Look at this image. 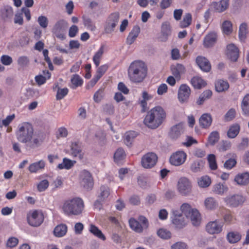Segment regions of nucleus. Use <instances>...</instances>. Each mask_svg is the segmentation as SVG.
Wrapping results in <instances>:
<instances>
[{"label": "nucleus", "instance_id": "1", "mask_svg": "<svg viewBox=\"0 0 249 249\" xmlns=\"http://www.w3.org/2000/svg\"><path fill=\"white\" fill-rule=\"evenodd\" d=\"M34 133L32 124L28 122H23L18 125L16 135L19 142L27 143L30 148H34L38 147L43 142L45 135L43 133H39L33 138Z\"/></svg>", "mask_w": 249, "mask_h": 249}, {"label": "nucleus", "instance_id": "2", "mask_svg": "<svg viewBox=\"0 0 249 249\" xmlns=\"http://www.w3.org/2000/svg\"><path fill=\"white\" fill-rule=\"evenodd\" d=\"M147 66L141 60H135L128 69V75L130 80L135 83L142 82L147 76Z\"/></svg>", "mask_w": 249, "mask_h": 249}, {"label": "nucleus", "instance_id": "3", "mask_svg": "<svg viewBox=\"0 0 249 249\" xmlns=\"http://www.w3.org/2000/svg\"><path fill=\"white\" fill-rule=\"evenodd\" d=\"M166 118V113L160 106H157L148 111L145 116L143 123L148 127L155 129L158 127Z\"/></svg>", "mask_w": 249, "mask_h": 249}, {"label": "nucleus", "instance_id": "4", "mask_svg": "<svg viewBox=\"0 0 249 249\" xmlns=\"http://www.w3.org/2000/svg\"><path fill=\"white\" fill-rule=\"evenodd\" d=\"M84 207L83 199L76 197L65 200L62 208L66 215L71 216L81 214L84 210Z\"/></svg>", "mask_w": 249, "mask_h": 249}, {"label": "nucleus", "instance_id": "5", "mask_svg": "<svg viewBox=\"0 0 249 249\" xmlns=\"http://www.w3.org/2000/svg\"><path fill=\"white\" fill-rule=\"evenodd\" d=\"M103 53L104 49L103 47H101L93 56V61L96 67L98 68L93 78L87 84V89H88L93 88L108 69V65L107 64L99 67Z\"/></svg>", "mask_w": 249, "mask_h": 249}, {"label": "nucleus", "instance_id": "6", "mask_svg": "<svg viewBox=\"0 0 249 249\" xmlns=\"http://www.w3.org/2000/svg\"><path fill=\"white\" fill-rule=\"evenodd\" d=\"M180 210L187 218H190L194 226H198L200 223V214L196 209H192L190 204L183 203L180 206Z\"/></svg>", "mask_w": 249, "mask_h": 249}, {"label": "nucleus", "instance_id": "7", "mask_svg": "<svg viewBox=\"0 0 249 249\" xmlns=\"http://www.w3.org/2000/svg\"><path fill=\"white\" fill-rule=\"evenodd\" d=\"M27 219L31 226L38 227L43 223L44 216L41 211L36 210L28 214Z\"/></svg>", "mask_w": 249, "mask_h": 249}, {"label": "nucleus", "instance_id": "8", "mask_svg": "<svg viewBox=\"0 0 249 249\" xmlns=\"http://www.w3.org/2000/svg\"><path fill=\"white\" fill-rule=\"evenodd\" d=\"M172 223L178 229H182L187 225V218H185L178 210L172 211Z\"/></svg>", "mask_w": 249, "mask_h": 249}, {"label": "nucleus", "instance_id": "9", "mask_svg": "<svg viewBox=\"0 0 249 249\" xmlns=\"http://www.w3.org/2000/svg\"><path fill=\"white\" fill-rule=\"evenodd\" d=\"M82 179L81 183L83 187L87 190H91L93 187V179L90 172L87 170H83L81 173Z\"/></svg>", "mask_w": 249, "mask_h": 249}, {"label": "nucleus", "instance_id": "10", "mask_svg": "<svg viewBox=\"0 0 249 249\" xmlns=\"http://www.w3.org/2000/svg\"><path fill=\"white\" fill-rule=\"evenodd\" d=\"M157 160L156 154L153 152L148 153L142 157V165L145 168H151L156 164Z\"/></svg>", "mask_w": 249, "mask_h": 249}, {"label": "nucleus", "instance_id": "11", "mask_svg": "<svg viewBox=\"0 0 249 249\" xmlns=\"http://www.w3.org/2000/svg\"><path fill=\"white\" fill-rule=\"evenodd\" d=\"M245 198L241 195L229 196L224 198L226 205L231 207H237L243 204Z\"/></svg>", "mask_w": 249, "mask_h": 249}, {"label": "nucleus", "instance_id": "12", "mask_svg": "<svg viewBox=\"0 0 249 249\" xmlns=\"http://www.w3.org/2000/svg\"><path fill=\"white\" fill-rule=\"evenodd\" d=\"M191 183L186 178H180L178 183V190L182 195L186 196L191 192Z\"/></svg>", "mask_w": 249, "mask_h": 249}, {"label": "nucleus", "instance_id": "13", "mask_svg": "<svg viewBox=\"0 0 249 249\" xmlns=\"http://www.w3.org/2000/svg\"><path fill=\"white\" fill-rule=\"evenodd\" d=\"M223 224L222 222L216 220L209 222L206 227L207 232L210 234H218L222 231Z\"/></svg>", "mask_w": 249, "mask_h": 249}, {"label": "nucleus", "instance_id": "14", "mask_svg": "<svg viewBox=\"0 0 249 249\" xmlns=\"http://www.w3.org/2000/svg\"><path fill=\"white\" fill-rule=\"evenodd\" d=\"M187 155L183 151H177L170 157V162L171 164L179 166L186 160Z\"/></svg>", "mask_w": 249, "mask_h": 249}, {"label": "nucleus", "instance_id": "15", "mask_svg": "<svg viewBox=\"0 0 249 249\" xmlns=\"http://www.w3.org/2000/svg\"><path fill=\"white\" fill-rule=\"evenodd\" d=\"M191 93V89L188 86L182 84L178 90V99L180 103H184L188 101Z\"/></svg>", "mask_w": 249, "mask_h": 249}, {"label": "nucleus", "instance_id": "16", "mask_svg": "<svg viewBox=\"0 0 249 249\" xmlns=\"http://www.w3.org/2000/svg\"><path fill=\"white\" fill-rule=\"evenodd\" d=\"M70 155L73 158L77 157L79 160L83 159L84 153L79 142H75L71 143Z\"/></svg>", "mask_w": 249, "mask_h": 249}, {"label": "nucleus", "instance_id": "17", "mask_svg": "<svg viewBox=\"0 0 249 249\" xmlns=\"http://www.w3.org/2000/svg\"><path fill=\"white\" fill-rule=\"evenodd\" d=\"M227 55L232 61L235 62L239 57V50L233 44H230L227 46Z\"/></svg>", "mask_w": 249, "mask_h": 249}, {"label": "nucleus", "instance_id": "18", "mask_svg": "<svg viewBox=\"0 0 249 249\" xmlns=\"http://www.w3.org/2000/svg\"><path fill=\"white\" fill-rule=\"evenodd\" d=\"M184 131L183 123H179L173 125L170 129L169 135L173 139L178 138Z\"/></svg>", "mask_w": 249, "mask_h": 249}, {"label": "nucleus", "instance_id": "19", "mask_svg": "<svg viewBox=\"0 0 249 249\" xmlns=\"http://www.w3.org/2000/svg\"><path fill=\"white\" fill-rule=\"evenodd\" d=\"M196 63L199 67L204 71L208 72L211 69V64L205 57L198 56L196 58Z\"/></svg>", "mask_w": 249, "mask_h": 249}, {"label": "nucleus", "instance_id": "20", "mask_svg": "<svg viewBox=\"0 0 249 249\" xmlns=\"http://www.w3.org/2000/svg\"><path fill=\"white\" fill-rule=\"evenodd\" d=\"M204 205L206 209L209 211L215 210L218 206L217 200L213 197H207L204 201Z\"/></svg>", "mask_w": 249, "mask_h": 249}, {"label": "nucleus", "instance_id": "21", "mask_svg": "<svg viewBox=\"0 0 249 249\" xmlns=\"http://www.w3.org/2000/svg\"><path fill=\"white\" fill-rule=\"evenodd\" d=\"M212 117L209 113H204L199 118L200 125L203 128L209 127L212 123Z\"/></svg>", "mask_w": 249, "mask_h": 249}, {"label": "nucleus", "instance_id": "22", "mask_svg": "<svg viewBox=\"0 0 249 249\" xmlns=\"http://www.w3.org/2000/svg\"><path fill=\"white\" fill-rule=\"evenodd\" d=\"M234 181L240 185H247L249 182V173L248 172H244L237 175Z\"/></svg>", "mask_w": 249, "mask_h": 249}, {"label": "nucleus", "instance_id": "23", "mask_svg": "<svg viewBox=\"0 0 249 249\" xmlns=\"http://www.w3.org/2000/svg\"><path fill=\"white\" fill-rule=\"evenodd\" d=\"M215 89L218 92H224L227 90L230 87L227 80L218 79L215 82Z\"/></svg>", "mask_w": 249, "mask_h": 249}, {"label": "nucleus", "instance_id": "24", "mask_svg": "<svg viewBox=\"0 0 249 249\" xmlns=\"http://www.w3.org/2000/svg\"><path fill=\"white\" fill-rule=\"evenodd\" d=\"M140 33V28L138 26H135L129 33L126 38V43L131 45L135 41Z\"/></svg>", "mask_w": 249, "mask_h": 249}, {"label": "nucleus", "instance_id": "25", "mask_svg": "<svg viewBox=\"0 0 249 249\" xmlns=\"http://www.w3.org/2000/svg\"><path fill=\"white\" fill-rule=\"evenodd\" d=\"M171 33V27L169 24L167 23H163L161 26V35L160 37V40L162 42L166 41Z\"/></svg>", "mask_w": 249, "mask_h": 249}, {"label": "nucleus", "instance_id": "26", "mask_svg": "<svg viewBox=\"0 0 249 249\" xmlns=\"http://www.w3.org/2000/svg\"><path fill=\"white\" fill-rule=\"evenodd\" d=\"M217 38V35L214 33L208 34L204 38L203 45L205 47L209 48L212 46L215 42Z\"/></svg>", "mask_w": 249, "mask_h": 249}, {"label": "nucleus", "instance_id": "27", "mask_svg": "<svg viewBox=\"0 0 249 249\" xmlns=\"http://www.w3.org/2000/svg\"><path fill=\"white\" fill-rule=\"evenodd\" d=\"M172 74L177 80H179L182 73L185 71L184 66L180 64H178L176 66L171 68Z\"/></svg>", "mask_w": 249, "mask_h": 249}, {"label": "nucleus", "instance_id": "28", "mask_svg": "<svg viewBox=\"0 0 249 249\" xmlns=\"http://www.w3.org/2000/svg\"><path fill=\"white\" fill-rule=\"evenodd\" d=\"M240 126L238 124L235 123L231 125L227 132V136L229 138L233 139L239 134Z\"/></svg>", "mask_w": 249, "mask_h": 249}, {"label": "nucleus", "instance_id": "29", "mask_svg": "<svg viewBox=\"0 0 249 249\" xmlns=\"http://www.w3.org/2000/svg\"><path fill=\"white\" fill-rule=\"evenodd\" d=\"M110 195V189L106 185H102L100 188V193L98 195V198L100 200L106 201Z\"/></svg>", "mask_w": 249, "mask_h": 249}, {"label": "nucleus", "instance_id": "30", "mask_svg": "<svg viewBox=\"0 0 249 249\" xmlns=\"http://www.w3.org/2000/svg\"><path fill=\"white\" fill-rule=\"evenodd\" d=\"M45 166V163L43 160H40L30 164L28 167L29 171L32 173H35L40 170L43 169Z\"/></svg>", "mask_w": 249, "mask_h": 249}, {"label": "nucleus", "instance_id": "31", "mask_svg": "<svg viewBox=\"0 0 249 249\" xmlns=\"http://www.w3.org/2000/svg\"><path fill=\"white\" fill-rule=\"evenodd\" d=\"M241 108L242 114L246 116H249V94H247L243 98Z\"/></svg>", "mask_w": 249, "mask_h": 249}, {"label": "nucleus", "instance_id": "32", "mask_svg": "<svg viewBox=\"0 0 249 249\" xmlns=\"http://www.w3.org/2000/svg\"><path fill=\"white\" fill-rule=\"evenodd\" d=\"M229 0H221L219 2L213 3L215 10L218 12H222L227 9L229 6Z\"/></svg>", "mask_w": 249, "mask_h": 249}, {"label": "nucleus", "instance_id": "33", "mask_svg": "<svg viewBox=\"0 0 249 249\" xmlns=\"http://www.w3.org/2000/svg\"><path fill=\"white\" fill-rule=\"evenodd\" d=\"M75 163L76 161L75 160H72L67 158H64L63 159V162L57 165V168L59 169H66L69 170L72 167Z\"/></svg>", "mask_w": 249, "mask_h": 249}, {"label": "nucleus", "instance_id": "34", "mask_svg": "<svg viewBox=\"0 0 249 249\" xmlns=\"http://www.w3.org/2000/svg\"><path fill=\"white\" fill-rule=\"evenodd\" d=\"M89 231L92 234L98 238L103 241L106 239L105 236L102 233V231L95 225L91 224L89 227Z\"/></svg>", "mask_w": 249, "mask_h": 249}, {"label": "nucleus", "instance_id": "35", "mask_svg": "<svg viewBox=\"0 0 249 249\" xmlns=\"http://www.w3.org/2000/svg\"><path fill=\"white\" fill-rule=\"evenodd\" d=\"M191 83L192 86L195 88L199 89L204 87L206 85V82L201 78L197 76L192 78Z\"/></svg>", "mask_w": 249, "mask_h": 249}, {"label": "nucleus", "instance_id": "36", "mask_svg": "<svg viewBox=\"0 0 249 249\" xmlns=\"http://www.w3.org/2000/svg\"><path fill=\"white\" fill-rule=\"evenodd\" d=\"M67 231V226L65 224H60L54 228L53 233L55 236L62 237L66 234Z\"/></svg>", "mask_w": 249, "mask_h": 249}, {"label": "nucleus", "instance_id": "37", "mask_svg": "<svg viewBox=\"0 0 249 249\" xmlns=\"http://www.w3.org/2000/svg\"><path fill=\"white\" fill-rule=\"evenodd\" d=\"M138 133L134 131H129L125 133L124 139V143L130 146L133 140L137 137Z\"/></svg>", "mask_w": 249, "mask_h": 249}, {"label": "nucleus", "instance_id": "38", "mask_svg": "<svg viewBox=\"0 0 249 249\" xmlns=\"http://www.w3.org/2000/svg\"><path fill=\"white\" fill-rule=\"evenodd\" d=\"M82 19L83 24L87 28V29L90 31H94L96 29L95 23L93 22L92 19L88 16L83 15L82 16Z\"/></svg>", "mask_w": 249, "mask_h": 249}, {"label": "nucleus", "instance_id": "39", "mask_svg": "<svg viewBox=\"0 0 249 249\" xmlns=\"http://www.w3.org/2000/svg\"><path fill=\"white\" fill-rule=\"evenodd\" d=\"M125 157V152L124 149L121 148L117 149L114 154V161L117 164L121 163L122 161L124 159Z\"/></svg>", "mask_w": 249, "mask_h": 249}, {"label": "nucleus", "instance_id": "40", "mask_svg": "<svg viewBox=\"0 0 249 249\" xmlns=\"http://www.w3.org/2000/svg\"><path fill=\"white\" fill-rule=\"evenodd\" d=\"M129 224L130 228L137 232L142 231L143 227L139 221L134 218H131L129 220Z\"/></svg>", "mask_w": 249, "mask_h": 249}, {"label": "nucleus", "instance_id": "41", "mask_svg": "<svg viewBox=\"0 0 249 249\" xmlns=\"http://www.w3.org/2000/svg\"><path fill=\"white\" fill-rule=\"evenodd\" d=\"M71 81L72 84L71 88L73 89H75L78 87L81 86L83 84V79L77 74L73 75Z\"/></svg>", "mask_w": 249, "mask_h": 249}, {"label": "nucleus", "instance_id": "42", "mask_svg": "<svg viewBox=\"0 0 249 249\" xmlns=\"http://www.w3.org/2000/svg\"><path fill=\"white\" fill-rule=\"evenodd\" d=\"M192 21V15L190 13H186L183 18V19L180 22L179 26L181 28L189 27Z\"/></svg>", "mask_w": 249, "mask_h": 249}, {"label": "nucleus", "instance_id": "43", "mask_svg": "<svg viewBox=\"0 0 249 249\" xmlns=\"http://www.w3.org/2000/svg\"><path fill=\"white\" fill-rule=\"evenodd\" d=\"M228 187L226 185L219 183L213 186V191L216 194L222 195L228 191Z\"/></svg>", "mask_w": 249, "mask_h": 249}, {"label": "nucleus", "instance_id": "44", "mask_svg": "<svg viewBox=\"0 0 249 249\" xmlns=\"http://www.w3.org/2000/svg\"><path fill=\"white\" fill-rule=\"evenodd\" d=\"M197 182L200 187L206 188L211 184V179L208 176H204L198 179Z\"/></svg>", "mask_w": 249, "mask_h": 249}, {"label": "nucleus", "instance_id": "45", "mask_svg": "<svg viewBox=\"0 0 249 249\" xmlns=\"http://www.w3.org/2000/svg\"><path fill=\"white\" fill-rule=\"evenodd\" d=\"M222 32L224 34L229 35L232 32V24L231 22L229 20H225L222 25Z\"/></svg>", "mask_w": 249, "mask_h": 249}, {"label": "nucleus", "instance_id": "46", "mask_svg": "<svg viewBox=\"0 0 249 249\" xmlns=\"http://www.w3.org/2000/svg\"><path fill=\"white\" fill-rule=\"evenodd\" d=\"M247 33V25L245 23H242L239 27V38L241 41L244 42Z\"/></svg>", "mask_w": 249, "mask_h": 249}, {"label": "nucleus", "instance_id": "47", "mask_svg": "<svg viewBox=\"0 0 249 249\" xmlns=\"http://www.w3.org/2000/svg\"><path fill=\"white\" fill-rule=\"evenodd\" d=\"M241 236L238 232H230L227 234V239L230 243H235L241 239Z\"/></svg>", "mask_w": 249, "mask_h": 249}, {"label": "nucleus", "instance_id": "48", "mask_svg": "<svg viewBox=\"0 0 249 249\" xmlns=\"http://www.w3.org/2000/svg\"><path fill=\"white\" fill-rule=\"evenodd\" d=\"M204 165V162L201 160L194 161L190 166L191 170L193 172H197L201 170Z\"/></svg>", "mask_w": 249, "mask_h": 249}, {"label": "nucleus", "instance_id": "49", "mask_svg": "<svg viewBox=\"0 0 249 249\" xmlns=\"http://www.w3.org/2000/svg\"><path fill=\"white\" fill-rule=\"evenodd\" d=\"M219 139V134L217 131H213L208 137V142L211 145H214Z\"/></svg>", "mask_w": 249, "mask_h": 249}, {"label": "nucleus", "instance_id": "50", "mask_svg": "<svg viewBox=\"0 0 249 249\" xmlns=\"http://www.w3.org/2000/svg\"><path fill=\"white\" fill-rule=\"evenodd\" d=\"M1 16L4 19L10 18L13 15V10L11 7H5L1 11Z\"/></svg>", "mask_w": 249, "mask_h": 249}, {"label": "nucleus", "instance_id": "51", "mask_svg": "<svg viewBox=\"0 0 249 249\" xmlns=\"http://www.w3.org/2000/svg\"><path fill=\"white\" fill-rule=\"evenodd\" d=\"M208 161L210 168L212 170H215L217 168L216 161V158L214 155L210 154L208 157Z\"/></svg>", "mask_w": 249, "mask_h": 249}, {"label": "nucleus", "instance_id": "52", "mask_svg": "<svg viewBox=\"0 0 249 249\" xmlns=\"http://www.w3.org/2000/svg\"><path fill=\"white\" fill-rule=\"evenodd\" d=\"M120 15L119 12H115L111 13L107 18V21L114 23L117 25L119 20Z\"/></svg>", "mask_w": 249, "mask_h": 249}, {"label": "nucleus", "instance_id": "53", "mask_svg": "<svg viewBox=\"0 0 249 249\" xmlns=\"http://www.w3.org/2000/svg\"><path fill=\"white\" fill-rule=\"evenodd\" d=\"M157 234L159 237L164 239H169L171 237V232L164 229H160L158 230Z\"/></svg>", "mask_w": 249, "mask_h": 249}, {"label": "nucleus", "instance_id": "54", "mask_svg": "<svg viewBox=\"0 0 249 249\" xmlns=\"http://www.w3.org/2000/svg\"><path fill=\"white\" fill-rule=\"evenodd\" d=\"M236 116V111L234 108L230 109L224 116V120L226 122L232 120Z\"/></svg>", "mask_w": 249, "mask_h": 249}, {"label": "nucleus", "instance_id": "55", "mask_svg": "<svg viewBox=\"0 0 249 249\" xmlns=\"http://www.w3.org/2000/svg\"><path fill=\"white\" fill-rule=\"evenodd\" d=\"M69 92V89L67 88H65L63 89L58 88L56 95V98L57 100H60L62 99L65 96H66Z\"/></svg>", "mask_w": 249, "mask_h": 249}, {"label": "nucleus", "instance_id": "56", "mask_svg": "<svg viewBox=\"0 0 249 249\" xmlns=\"http://www.w3.org/2000/svg\"><path fill=\"white\" fill-rule=\"evenodd\" d=\"M37 22L40 26L45 29L47 27L48 25V19L47 18L44 16H40L38 17Z\"/></svg>", "mask_w": 249, "mask_h": 249}, {"label": "nucleus", "instance_id": "57", "mask_svg": "<svg viewBox=\"0 0 249 249\" xmlns=\"http://www.w3.org/2000/svg\"><path fill=\"white\" fill-rule=\"evenodd\" d=\"M68 132L67 129L64 127H59L56 133L57 139L60 138H65L68 136Z\"/></svg>", "mask_w": 249, "mask_h": 249}, {"label": "nucleus", "instance_id": "58", "mask_svg": "<svg viewBox=\"0 0 249 249\" xmlns=\"http://www.w3.org/2000/svg\"><path fill=\"white\" fill-rule=\"evenodd\" d=\"M49 184V182L47 179L42 180L37 184V190L39 192L44 191L48 187Z\"/></svg>", "mask_w": 249, "mask_h": 249}, {"label": "nucleus", "instance_id": "59", "mask_svg": "<svg viewBox=\"0 0 249 249\" xmlns=\"http://www.w3.org/2000/svg\"><path fill=\"white\" fill-rule=\"evenodd\" d=\"M116 25L114 23H110L107 21L106 22V25L105 26V32L107 34H110L113 32L114 30Z\"/></svg>", "mask_w": 249, "mask_h": 249}, {"label": "nucleus", "instance_id": "60", "mask_svg": "<svg viewBox=\"0 0 249 249\" xmlns=\"http://www.w3.org/2000/svg\"><path fill=\"white\" fill-rule=\"evenodd\" d=\"M236 164V161L234 159H230L226 161L225 162L224 166V167L227 169H231L234 166H235Z\"/></svg>", "mask_w": 249, "mask_h": 249}, {"label": "nucleus", "instance_id": "61", "mask_svg": "<svg viewBox=\"0 0 249 249\" xmlns=\"http://www.w3.org/2000/svg\"><path fill=\"white\" fill-rule=\"evenodd\" d=\"M28 58L25 56L19 57L18 59V63L21 67H25L29 64Z\"/></svg>", "mask_w": 249, "mask_h": 249}, {"label": "nucleus", "instance_id": "62", "mask_svg": "<svg viewBox=\"0 0 249 249\" xmlns=\"http://www.w3.org/2000/svg\"><path fill=\"white\" fill-rule=\"evenodd\" d=\"M18 243V238L11 237L8 239L7 241L6 245L7 247L10 248H13L16 247Z\"/></svg>", "mask_w": 249, "mask_h": 249}, {"label": "nucleus", "instance_id": "63", "mask_svg": "<svg viewBox=\"0 0 249 249\" xmlns=\"http://www.w3.org/2000/svg\"><path fill=\"white\" fill-rule=\"evenodd\" d=\"M1 62L5 66L10 65L12 63V58L9 55H3L1 57Z\"/></svg>", "mask_w": 249, "mask_h": 249}, {"label": "nucleus", "instance_id": "64", "mask_svg": "<svg viewBox=\"0 0 249 249\" xmlns=\"http://www.w3.org/2000/svg\"><path fill=\"white\" fill-rule=\"evenodd\" d=\"M172 249H187V245L183 242H177L172 246Z\"/></svg>", "mask_w": 249, "mask_h": 249}]
</instances>
